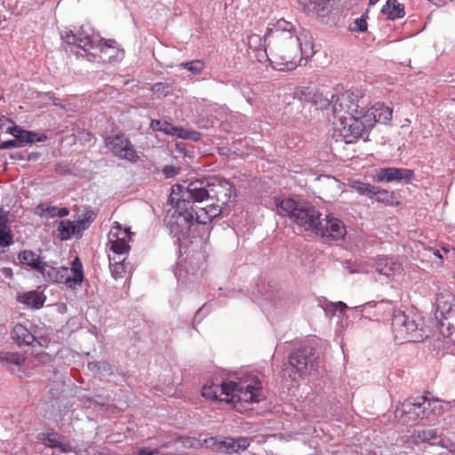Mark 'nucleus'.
<instances>
[{"instance_id":"obj_1","label":"nucleus","mask_w":455,"mask_h":455,"mask_svg":"<svg viewBox=\"0 0 455 455\" xmlns=\"http://www.w3.org/2000/svg\"><path fill=\"white\" fill-rule=\"evenodd\" d=\"M275 205L305 231L336 241L342 240L346 235V227L340 220L331 214L322 219L321 212L309 202L292 198H275Z\"/></svg>"},{"instance_id":"obj_2","label":"nucleus","mask_w":455,"mask_h":455,"mask_svg":"<svg viewBox=\"0 0 455 455\" xmlns=\"http://www.w3.org/2000/svg\"><path fill=\"white\" fill-rule=\"evenodd\" d=\"M312 50L310 43H306L303 48L300 38L287 32L277 33L274 39L268 42V50L273 58V64L283 66V68L292 69L303 58H308V49Z\"/></svg>"},{"instance_id":"obj_3","label":"nucleus","mask_w":455,"mask_h":455,"mask_svg":"<svg viewBox=\"0 0 455 455\" xmlns=\"http://www.w3.org/2000/svg\"><path fill=\"white\" fill-rule=\"evenodd\" d=\"M206 187H208L206 180H193L186 188L180 184L172 187L168 202L179 212L180 217L188 225V228L191 227L195 212L194 204L206 201V195H208Z\"/></svg>"},{"instance_id":"obj_4","label":"nucleus","mask_w":455,"mask_h":455,"mask_svg":"<svg viewBox=\"0 0 455 455\" xmlns=\"http://www.w3.org/2000/svg\"><path fill=\"white\" fill-rule=\"evenodd\" d=\"M392 331L399 343L419 342L427 337L423 318L413 311L395 309L392 317Z\"/></svg>"},{"instance_id":"obj_5","label":"nucleus","mask_w":455,"mask_h":455,"mask_svg":"<svg viewBox=\"0 0 455 455\" xmlns=\"http://www.w3.org/2000/svg\"><path fill=\"white\" fill-rule=\"evenodd\" d=\"M435 315L443 335L449 336L455 331V295L448 291H439L435 298Z\"/></svg>"},{"instance_id":"obj_6","label":"nucleus","mask_w":455,"mask_h":455,"mask_svg":"<svg viewBox=\"0 0 455 455\" xmlns=\"http://www.w3.org/2000/svg\"><path fill=\"white\" fill-rule=\"evenodd\" d=\"M318 355L313 347L305 346L294 350L289 356L288 365L299 376L307 375L308 369L318 367Z\"/></svg>"},{"instance_id":"obj_7","label":"nucleus","mask_w":455,"mask_h":455,"mask_svg":"<svg viewBox=\"0 0 455 455\" xmlns=\"http://www.w3.org/2000/svg\"><path fill=\"white\" fill-rule=\"evenodd\" d=\"M338 120L339 124H337V130L339 132V135L343 137L346 143H353L370 130L364 124V118H362L360 115H340Z\"/></svg>"},{"instance_id":"obj_8","label":"nucleus","mask_w":455,"mask_h":455,"mask_svg":"<svg viewBox=\"0 0 455 455\" xmlns=\"http://www.w3.org/2000/svg\"><path fill=\"white\" fill-rule=\"evenodd\" d=\"M260 401V383L259 381L252 384L238 383L229 381L228 402H243L246 403H254Z\"/></svg>"},{"instance_id":"obj_9","label":"nucleus","mask_w":455,"mask_h":455,"mask_svg":"<svg viewBox=\"0 0 455 455\" xmlns=\"http://www.w3.org/2000/svg\"><path fill=\"white\" fill-rule=\"evenodd\" d=\"M422 408L425 409L420 405L419 397L409 398L396 408L395 417L403 424H416L425 418Z\"/></svg>"},{"instance_id":"obj_10","label":"nucleus","mask_w":455,"mask_h":455,"mask_svg":"<svg viewBox=\"0 0 455 455\" xmlns=\"http://www.w3.org/2000/svg\"><path fill=\"white\" fill-rule=\"evenodd\" d=\"M206 201L220 203L227 206L234 190L233 185L226 180H206Z\"/></svg>"},{"instance_id":"obj_11","label":"nucleus","mask_w":455,"mask_h":455,"mask_svg":"<svg viewBox=\"0 0 455 455\" xmlns=\"http://www.w3.org/2000/svg\"><path fill=\"white\" fill-rule=\"evenodd\" d=\"M106 144L109 147L112 153L121 159L134 163L139 158L131 141L124 134L108 137Z\"/></svg>"},{"instance_id":"obj_12","label":"nucleus","mask_w":455,"mask_h":455,"mask_svg":"<svg viewBox=\"0 0 455 455\" xmlns=\"http://www.w3.org/2000/svg\"><path fill=\"white\" fill-rule=\"evenodd\" d=\"M364 107L360 105V100L357 95L350 92H346L337 98L333 103V112L336 117L347 114V116L362 115Z\"/></svg>"},{"instance_id":"obj_13","label":"nucleus","mask_w":455,"mask_h":455,"mask_svg":"<svg viewBox=\"0 0 455 455\" xmlns=\"http://www.w3.org/2000/svg\"><path fill=\"white\" fill-rule=\"evenodd\" d=\"M393 110L381 103H376L371 108H363V114L360 116L364 118V124L370 130L376 123L387 124L392 118Z\"/></svg>"},{"instance_id":"obj_14","label":"nucleus","mask_w":455,"mask_h":455,"mask_svg":"<svg viewBox=\"0 0 455 455\" xmlns=\"http://www.w3.org/2000/svg\"><path fill=\"white\" fill-rule=\"evenodd\" d=\"M377 176L379 181L410 183L414 178V172L410 169L388 167L380 169Z\"/></svg>"},{"instance_id":"obj_15","label":"nucleus","mask_w":455,"mask_h":455,"mask_svg":"<svg viewBox=\"0 0 455 455\" xmlns=\"http://www.w3.org/2000/svg\"><path fill=\"white\" fill-rule=\"evenodd\" d=\"M299 7L308 13L315 14L317 17L324 18L332 10L334 0H294Z\"/></svg>"},{"instance_id":"obj_16","label":"nucleus","mask_w":455,"mask_h":455,"mask_svg":"<svg viewBox=\"0 0 455 455\" xmlns=\"http://www.w3.org/2000/svg\"><path fill=\"white\" fill-rule=\"evenodd\" d=\"M225 207L226 206L219 204L217 202H212V204L206 207L200 208L198 212L195 210V212L193 213V220H191V226L194 223L203 225L207 224L212 219L220 216Z\"/></svg>"},{"instance_id":"obj_17","label":"nucleus","mask_w":455,"mask_h":455,"mask_svg":"<svg viewBox=\"0 0 455 455\" xmlns=\"http://www.w3.org/2000/svg\"><path fill=\"white\" fill-rule=\"evenodd\" d=\"M229 381L220 385L206 383L202 388V395L207 399L228 402Z\"/></svg>"},{"instance_id":"obj_18","label":"nucleus","mask_w":455,"mask_h":455,"mask_svg":"<svg viewBox=\"0 0 455 455\" xmlns=\"http://www.w3.org/2000/svg\"><path fill=\"white\" fill-rule=\"evenodd\" d=\"M18 259L21 264L27 265L43 275L46 267H48L46 262L42 261L41 258L30 250L20 251L18 254Z\"/></svg>"},{"instance_id":"obj_19","label":"nucleus","mask_w":455,"mask_h":455,"mask_svg":"<svg viewBox=\"0 0 455 455\" xmlns=\"http://www.w3.org/2000/svg\"><path fill=\"white\" fill-rule=\"evenodd\" d=\"M70 271L72 273V276L68 275L65 278L64 283L69 289L76 290V285L80 284L84 278L83 264L78 257L73 260Z\"/></svg>"},{"instance_id":"obj_20","label":"nucleus","mask_w":455,"mask_h":455,"mask_svg":"<svg viewBox=\"0 0 455 455\" xmlns=\"http://www.w3.org/2000/svg\"><path fill=\"white\" fill-rule=\"evenodd\" d=\"M420 405H423L425 409L423 414H425L426 419L432 420L435 416L441 415L443 412V405L439 400H430L426 396L419 397Z\"/></svg>"},{"instance_id":"obj_21","label":"nucleus","mask_w":455,"mask_h":455,"mask_svg":"<svg viewBox=\"0 0 455 455\" xmlns=\"http://www.w3.org/2000/svg\"><path fill=\"white\" fill-rule=\"evenodd\" d=\"M42 435L43 437L41 440L46 446L58 449L60 451L64 453L71 451V445L68 443L60 442V435L58 433L52 432L48 434H42Z\"/></svg>"},{"instance_id":"obj_22","label":"nucleus","mask_w":455,"mask_h":455,"mask_svg":"<svg viewBox=\"0 0 455 455\" xmlns=\"http://www.w3.org/2000/svg\"><path fill=\"white\" fill-rule=\"evenodd\" d=\"M12 335V339L17 342L18 346H29L36 339L35 336L30 332V331L20 323H17L13 327Z\"/></svg>"},{"instance_id":"obj_23","label":"nucleus","mask_w":455,"mask_h":455,"mask_svg":"<svg viewBox=\"0 0 455 455\" xmlns=\"http://www.w3.org/2000/svg\"><path fill=\"white\" fill-rule=\"evenodd\" d=\"M18 300L33 308L39 309L44 306L45 297L42 292L32 291L18 296Z\"/></svg>"},{"instance_id":"obj_24","label":"nucleus","mask_w":455,"mask_h":455,"mask_svg":"<svg viewBox=\"0 0 455 455\" xmlns=\"http://www.w3.org/2000/svg\"><path fill=\"white\" fill-rule=\"evenodd\" d=\"M376 270L386 276H390L396 272H400L401 265L391 258L383 257L379 259L376 263Z\"/></svg>"},{"instance_id":"obj_25","label":"nucleus","mask_w":455,"mask_h":455,"mask_svg":"<svg viewBox=\"0 0 455 455\" xmlns=\"http://www.w3.org/2000/svg\"><path fill=\"white\" fill-rule=\"evenodd\" d=\"M381 12L389 20L403 18L405 15L404 5L398 3L397 0H387Z\"/></svg>"},{"instance_id":"obj_26","label":"nucleus","mask_w":455,"mask_h":455,"mask_svg":"<svg viewBox=\"0 0 455 455\" xmlns=\"http://www.w3.org/2000/svg\"><path fill=\"white\" fill-rule=\"evenodd\" d=\"M109 235L116 238L115 240H110L108 243L110 251H112L116 255H118V258L126 255L130 250V246L125 238L119 237L118 234L115 233L113 229L110 231Z\"/></svg>"},{"instance_id":"obj_27","label":"nucleus","mask_w":455,"mask_h":455,"mask_svg":"<svg viewBox=\"0 0 455 455\" xmlns=\"http://www.w3.org/2000/svg\"><path fill=\"white\" fill-rule=\"evenodd\" d=\"M89 371L100 373L104 378L111 377L114 374V366L108 361H92L87 363Z\"/></svg>"},{"instance_id":"obj_28","label":"nucleus","mask_w":455,"mask_h":455,"mask_svg":"<svg viewBox=\"0 0 455 455\" xmlns=\"http://www.w3.org/2000/svg\"><path fill=\"white\" fill-rule=\"evenodd\" d=\"M58 231L61 240H68L76 233V225L71 220H63L60 221Z\"/></svg>"},{"instance_id":"obj_29","label":"nucleus","mask_w":455,"mask_h":455,"mask_svg":"<svg viewBox=\"0 0 455 455\" xmlns=\"http://www.w3.org/2000/svg\"><path fill=\"white\" fill-rule=\"evenodd\" d=\"M25 362V357L17 352H5L0 354V363L3 365L11 366L16 365L20 366L23 364Z\"/></svg>"},{"instance_id":"obj_30","label":"nucleus","mask_w":455,"mask_h":455,"mask_svg":"<svg viewBox=\"0 0 455 455\" xmlns=\"http://www.w3.org/2000/svg\"><path fill=\"white\" fill-rule=\"evenodd\" d=\"M6 132L15 138V140L19 141L20 147L28 144V139L31 135L30 131L24 130L20 126L12 125L6 128Z\"/></svg>"},{"instance_id":"obj_31","label":"nucleus","mask_w":455,"mask_h":455,"mask_svg":"<svg viewBox=\"0 0 455 455\" xmlns=\"http://www.w3.org/2000/svg\"><path fill=\"white\" fill-rule=\"evenodd\" d=\"M209 442H211L212 445H216L218 451H224L226 453L237 452L235 440L233 438H226L220 442L217 438H211Z\"/></svg>"},{"instance_id":"obj_32","label":"nucleus","mask_w":455,"mask_h":455,"mask_svg":"<svg viewBox=\"0 0 455 455\" xmlns=\"http://www.w3.org/2000/svg\"><path fill=\"white\" fill-rule=\"evenodd\" d=\"M267 37H270V35L267 31L266 32L264 38H262L259 35L251 34L247 36V45L251 50L254 52L267 45L266 42Z\"/></svg>"},{"instance_id":"obj_33","label":"nucleus","mask_w":455,"mask_h":455,"mask_svg":"<svg viewBox=\"0 0 455 455\" xmlns=\"http://www.w3.org/2000/svg\"><path fill=\"white\" fill-rule=\"evenodd\" d=\"M348 185L360 195H365L371 197V193H374V186L369 183L361 182L359 180H351Z\"/></svg>"},{"instance_id":"obj_34","label":"nucleus","mask_w":455,"mask_h":455,"mask_svg":"<svg viewBox=\"0 0 455 455\" xmlns=\"http://www.w3.org/2000/svg\"><path fill=\"white\" fill-rule=\"evenodd\" d=\"M292 29H293V25L291 22H288L284 20H280L277 21L275 28L274 29L267 28V32L270 35V38L274 39L275 36L277 33L287 32V34H293Z\"/></svg>"},{"instance_id":"obj_35","label":"nucleus","mask_w":455,"mask_h":455,"mask_svg":"<svg viewBox=\"0 0 455 455\" xmlns=\"http://www.w3.org/2000/svg\"><path fill=\"white\" fill-rule=\"evenodd\" d=\"M61 37L68 44H72L77 43L80 39L90 37V36L84 31L83 28H81L76 34L72 30H67L65 33L61 34Z\"/></svg>"},{"instance_id":"obj_36","label":"nucleus","mask_w":455,"mask_h":455,"mask_svg":"<svg viewBox=\"0 0 455 455\" xmlns=\"http://www.w3.org/2000/svg\"><path fill=\"white\" fill-rule=\"evenodd\" d=\"M109 259V267L112 273V276L115 279L122 277L124 273V263H121L120 260H116V257L108 256Z\"/></svg>"},{"instance_id":"obj_37","label":"nucleus","mask_w":455,"mask_h":455,"mask_svg":"<svg viewBox=\"0 0 455 455\" xmlns=\"http://www.w3.org/2000/svg\"><path fill=\"white\" fill-rule=\"evenodd\" d=\"M314 96H315V94L308 88H305V89L298 88L293 92L294 100H298V101H299L301 103L304 102V101H306V102H309V101L315 102Z\"/></svg>"},{"instance_id":"obj_38","label":"nucleus","mask_w":455,"mask_h":455,"mask_svg":"<svg viewBox=\"0 0 455 455\" xmlns=\"http://www.w3.org/2000/svg\"><path fill=\"white\" fill-rule=\"evenodd\" d=\"M374 193H371V197L375 196L378 202H382L386 204H392L394 196L392 193L380 189L379 187L374 186L373 189Z\"/></svg>"},{"instance_id":"obj_39","label":"nucleus","mask_w":455,"mask_h":455,"mask_svg":"<svg viewBox=\"0 0 455 455\" xmlns=\"http://www.w3.org/2000/svg\"><path fill=\"white\" fill-rule=\"evenodd\" d=\"M150 127L154 131L161 132H164V134L170 135L172 132V129L170 128H173V125H172L167 121L152 119L150 123Z\"/></svg>"},{"instance_id":"obj_40","label":"nucleus","mask_w":455,"mask_h":455,"mask_svg":"<svg viewBox=\"0 0 455 455\" xmlns=\"http://www.w3.org/2000/svg\"><path fill=\"white\" fill-rule=\"evenodd\" d=\"M268 50V44L259 50L254 51V57L257 59V60L260 63H267L270 62L273 63V58L270 55V52H267Z\"/></svg>"},{"instance_id":"obj_41","label":"nucleus","mask_w":455,"mask_h":455,"mask_svg":"<svg viewBox=\"0 0 455 455\" xmlns=\"http://www.w3.org/2000/svg\"><path fill=\"white\" fill-rule=\"evenodd\" d=\"M415 436L421 442H429L437 438L436 430L435 429H423L415 432Z\"/></svg>"},{"instance_id":"obj_42","label":"nucleus","mask_w":455,"mask_h":455,"mask_svg":"<svg viewBox=\"0 0 455 455\" xmlns=\"http://www.w3.org/2000/svg\"><path fill=\"white\" fill-rule=\"evenodd\" d=\"M180 67L192 72L193 74H199L204 68V64L202 60H196L189 62L181 63Z\"/></svg>"},{"instance_id":"obj_43","label":"nucleus","mask_w":455,"mask_h":455,"mask_svg":"<svg viewBox=\"0 0 455 455\" xmlns=\"http://www.w3.org/2000/svg\"><path fill=\"white\" fill-rule=\"evenodd\" d=\"M58 207L49 206L44 208L43 204H39L36 208V212L43 217H55L57 216Z\"/></svg>"},{"instance_id":"obj_44","label":"nucleus","mask_w":455,"mask_h":455,"mask_svg":"<svg viewBox=\"0 0 455 455\" xmlns=\"http://www.w3.org/2000/svg\"><path fill=\"white\" fill-rule=\"evenodd\" d=\"M13 243V235L11 229L0 232V247H8Z\"/></svg>"},{"instance_id":"obj_45","label":"nucleus","mask_w":455,"mask_h":455,"mask_svg":"<svg viewBox=\"0 0 455 455\" xmlns=\"http://www.w3.org/2000/svg\"><path fill=\"white\" fill-rule=\"evenodd\" d=\"M74 45L81 48L85 52L89 51L90 48L93 47V43L91 37H84V39H80L77 43L73 44Z\"/></svg>"},{"instance_id":"obj_46","label":"nucleus","mask_w":455,"mask_h":455,"mask_svg":"<svg viewBox=\"0 0 455 455\" xmlns=\"http://www.w3.org/2000/svg\"><path fill=\"white\" fill-rule=\"evenodd\" d=\"M170 86L168 84L165 83H156L155 84L151 90L153 93L155 94H160V95H166L167 92H165L166 89H168Z\"/></svg>"},{"instance_id":"obj_47","label":"nucleus","mask_w":455,"mask_h":455,"mask_svg":"<svg viewBox=\"0 0 455 455\" xmlns=\"http://www.w3.org/2000/svg\"><path fill=\"white\" fill-rule=\"evenodd\" d=\"M55 172L59 174L65 175L70 173L68 164L65 162H59L55 164Z\"/></svg>"},{"instance_id":"obj_48","label":"nucleus","mask_w":455,"mask_h":455,"mask_svg":"<svg viewBox=\"0 0 455 455\" xmlns=\"http://www.w3.org/2000/svg\"><path fill=\"white\" fill-rule=\"evenodd\" d=\"M180 172V168L175 167L174 165H166L163 169V173L166 178H172L176 176Z\"/></svg>"},{"instance_id":"obj_49","label":"nucleus","mask_w":455,"mask_h":455,"mask_svg":"<svg viewBox=\"0 0 455 455\" xmlns=\"http://www.w3.org/2000/svg\"><path fill=\"white\" fill-rule=\"evenodd\" d=\"M367 29V22L363 18H358L355 20L354 31L364 32Z\"/></svg>"},{"instance_id":"obj_50","label":"nucleus","mask_w":455,"mask_h":455,"mask_svg":"<svg viewBox=\"0 0 455 455\" xmlns=\"http://www.w3.org/2000/svg\"><path fill=\"white\" fill-rule=\"evenodd\" d=\"M30 136L28 139V143H33L35 141L43 142L45 141L48 138L45 134H37L35 132H30Z\"/></svg>"},{"instance_id":"obj_51","label":"nucleus","mask_w":455,"mask_h":455,"mask_svg":"<svg viewBox=\"0 0 455 455\" xmlns=\"http://www.w3.org/2000/svg\"><path fill=\"white\" fill-rule=\"evenodd\" d=\"M235 440V446H236L237 452L239 451L245 450L250 444L249 440L245 437H239Z\"/></svg>"},{"instance_id":"obj_52","label":"nucleus","mask_w":455,"mask_h":455,"mask_svg":"<svg viewBox=\"0 0 455 455\" xmlns=\"http://www.w3.org/2000/svg\"><path fill=\"white\" fill-rule=\"evenodd\" d=\"M171 129H172V132H171L170 135L176 136L177 138L186 140L188 130H185L180 127H176V126H173V128H171Z\"/></svg>"},{"instance_id":"obj_53","label":"nucleus","mask_w":455,"mask_h":455,"mask_svg":"<svg viewBox=\"0 0 455 455\" xmlns=\"http://www.w3.org/2000/svg\"><path fill=\"white\" fill-rule=\"evenodd\" d=\"M20 145L19 144V141H17L15 140H10L7 141H4L0 144V150L9 149V148H20Z\"/></svg>"},{"instance_id":"obj_54","label":"nucleus","mask_w":455,"mask_h":455,"mask_svg":"<svg viewBox=\"0 0 455 455\" xmlns=\"http://www.w3.org/2000/svg\"><path fill=\"white\" fill-rule=\"evenodd\" d=\"M201 139V133L196 131H189L187 132L186 140H191L193 141H198Z\"/></svg>"},{"instance_id":"obj_55","label":"nucleus","mask_w":455,"mask_h":455,"mask_svg":"<svg viewBox=\"0 0 455 455\" xmlns=\"http://www.w3.org/2000/svg\"><path fill=\"white\" fill-rule=\"evenodd\" d=\"M7 215H0V232L11 229L10 227L7 225Z\"/></svg>"},{"instance_id":"obj_56","label":"nucleus","mask_w":455,"mask_h":455,"mask_svg":"<svg viewBox=\"0 0 455 455\" xmlns=\"http://www.w3.org/2000/svg\"><path fill=\"white\" fill-rule=\"evenodd\" d=\"M88 227H89V223H87L84 219L79 220L77 221V225H76V233L85 230L86 228H88Z\"/></svg>"},{"instance_id":"obj_57","label":"nucleus","mask_w":455,"mask_h":455,"mask_svg":"<svg viewBox=\"0 0 455 455\" xmlns=\"http://www.w3.org/2000/svg\"><path fill=\"white\" fill-rule=\"evenodd\" d=\"M157 453V450H148V448H140L137 451V455H154Z\"/></svg>"},{"instance_id":"obj_58","label":"nucleus","mask_w":455,"mask_h":455,"mask_svg":"<svg viewBox=\"0 0 455 455\" xmlns=\"http://www.w3.org/2000/svg\"><path fill=\"white\" fill-rule=\"evenodd\" d=\"M333 307L335 310H339L340 313H344L347 309V306L342 301H339L333 304Z\"/></svg>"},{"instance_id":"obj_59","label":"nucleus","mask_w":455,"mask_h":455,"mask_svg":"<svg viewBox=\"0 0 455 455\" xmlns=\"http://www.w3.org/2000/svg\"><path fill=\"white\" fill-rule=\"evenodd\" d=\"M95 217H96V214L93 212L88 211L84 214L83 219H84L86 220V222L90 224L92 221L94 220Z\"/></svg>"},{"instance_id":"obj_60","label":"nucleus","mask_w":455,"mask_h":455,"mask_svg":"<svg viewBox=\"0 0 455 455\" xmlns=\"http://www.w3.org/2000/svg\"><path fill=\"white\" fill-rule=\"evenodd\" d=\"M48 96H49V100H51L52 101V104L54 106L60 107V108H64V106L61 104L60 99L54 97L53 95H52L50 93H48Z\"/></svg>"},{"instance_id":"obj_61","label":"nucleus","mask_w":455,"mask_h":455,"mask_svg":"<svg viewBox=\"0 0 455 455\" xmlns=\"http://www.w3.org/2000/svg\"><path fill=\"white\" fill-rule=\"evenodd\" d=\"M68 213H69V211L68 208H66V207L58 208L57 216L65 217V216L68 215Z\"/></svg>"},{"instance_id":"obj_62","label":"nucleus","mask_w":455,"mask_h":455,"mask_svg":"<svg viewBox=\"0 0 455 455\" xmlns=\"http://www.w3.org/2000/svg\"><path fill=\"white\" fill-rule=\"evenodd\" d=\"M6 123H9V124H13L12 121L9 118H1L0 119V128H2L3 126L5 125Z\"/></svg>"},{"instance_id":"obj_63","label":"nucleus","mask_w":455,"mask_h":455,"mask_svg":"<svg viewBox=\"0 0 455 455\" xmlns=\"http://www.w3.org/2000/svg\"><path fill=\"white\" fill-rule=\"evenodd\" d=\"M116 44V42L113 39H109V40H107L105 41V45L107 47H115V44Z\"/></svg>"},{"instance_id":"obj_64","label":"nucleus","mask_w":455,"mask_h":455,"mask_svg":"<svg viewBox=\"0 0 455 455\" xmlns=\"http://www.w3.org/2000/svg\"><path fill=\"white\" fill-rule=\"evenodd\" d=\"M39 157V153H31L28 155V160L33 161L36 160Z\"/></svg>"}]
</instances>
